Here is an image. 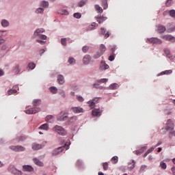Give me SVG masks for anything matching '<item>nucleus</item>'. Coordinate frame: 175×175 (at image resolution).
<instances>
[{
  "label": "nucleus",
  "instance_id": "nucleus-1",
  "mask_svg": "<svg viewBox=\"0 0 175 175\" xmlns=\"http://www.w3.org/2000/svg\"><path fill=\"white\" fill-rule=\"evenodd\" d=\"M164 129L167 132H170L171 131H174V122L173 120L169 119L167 120V122L165 124V126L164 127Z\"/></svg>",
  "mask_w": 175,
  "mask_h": 175
},
{
  "label": "nucleus",
  "instance_id": "nucleus-2",
  "mask_svg": "<svg viewBox=\"0 0 175 175\" xmlns=\"http://www.w3.org/2000/svg\"><path fill=\"white\" fill-rule=\"evenodd\" d=\"M65 148H66V150H68L69 145H68L67 144H65L64 146L59 147L53 150L52 152V155L55 156V155H58L59 154H61V152H62L64 150H65Z\"/></svg>",
  "mask_w": 175,
  "mask_h": 175
},
{
  "label": "nucleus",
  "instance_id": "nucleus-3",
  "mask_svg": "<svg viewBox=\"0 0 175 175\" xmlns=\"http://www.w3.org/2000/svg\"><path fill=\"white\" fill-rule=\"evenodd\" d=\"M53 131L57 132L58 135H61L62 136L66 135V131L64 130V127L56 125L53 128Z\"/></svg>",
  "mask_w": 175,
  "mask_h": 175
},
{
  "label": "nucleus",
  "instance_id": "nucleus-4",
  "mask_svg": "<svg viewBox=\"0 0 175 175\" xmlns=\"http://www.w3.org/2000/svg\"><path fill=\"white\" fill-rule=\"evenodd\" d=\"M147 42L152 44H162V40L158 38H148Z\"/></svg>",
  "mask_w": 175,
  "mask_h": 175
},
{
  "label": "nucleus",
  "instance_id": "nucleus-5",
  "mask_svg": "<svg viewBox=\"0 0 175 175\" xmlns=\"http://www.w3.org/2000/svg\"><path fill=\"white\" fill-rule=\"evenodd\" d=\"M8 170H9V172H10V173H12V174H14V175L23 174V172L16 169V167H14V166H13V165H10L8 167Z\"/></svg>",
  "mask_w": 175,
  "mask_h": 175
},
{
  "label": "nucleus",
  "instance_id": "nucleus-6",
  "mask_svg": "<svg viewBox=\"0 0 175 175\" xmlns=\"http://www.w3.org/2000/svg\"><path fill=\"white\" fill-rule=\"evenodd\" d=\"M161 39L170 42L171 43L175 42V37L172 35H163L161 36Z\"/></svg>",
  "mask_w": 175,
  "mask_h": 175
},
{
  "label": "nucleus",
  "instance_id": "nucleus-7",
  "mask_svg": "<svg viewBox=\"0 0 175 175\" xmlns=\"http://www.w3.org/2000/svg\"><path fill=\"white\" fill-rule=\"evenodd\" d=\"M10 150L15 152H20V151H25V148L22 146H10Z\"/></svg>",
  "mask_w": 175,
  "mask_h": 175
},
{
  "label": "nucleus",
  "instance_id": "nucleus-8",
  "mask_svg": "<svg viewBox=\"0 0 175 175\" xmlns=\"http://www.w3.org/2000/svg\"><path fill=\"white\" fill-rule=\"evenodd\" d=\"M100 98H94L93 100L88 102V105H89L90 109H94L95 107V105L99 102Z\"/></svg>",
  "mask_w": 175,
  "mask_h": 175
},
{
  "label": "nucleus",
  "instance_id": "nucleus-9",
  "mask_svg": "<svg viewBox=\"0 0 175 175\" xmlns=\"http://www.w3.org/2000/svg\"><path fill=\"white\" fill-rule=\"evenodd\" d=\"M40 111V108L34 107L31 108L25 111L26 114H36V113H39Z\"/></svg>",
  "mask_w": 175,
  "mask_h": 175
},
{
  "label": "nucleus",
  "instance_id": "nucleus-10",
  "mask_svg": "<svg viewBox=\"0 0 175 175\" xmlns=\"http://www.w3.org/2000/svg\"><path fill=\"white\" fill-rule=\"evenodd\" d=\"M71 110L73 113H75V114L84 113V109L80 107H72Z\"/></svg>",
  "mask_w": 175,
  "mask_h": 175
},
{
  "label": "nucleus",
  "instance_id": "nucleus-11",
  "mask_svg": "<svg viewBox=\"0 0 175 175\" xmlns=\"http://www.w3.org/2000/svg\"><path fill=\"white\" fill-rule=\"evenodd\" d=\"M96 19L97 20V23H98V24H102V23H103V21H106V20H107V17L98 16L96 17Z\"/></svg>",
  "mask_w": 175,
  "mask_h": 175
},
{
  "label": "nucleus",
  "instance_id": "nucleus-12",
  "mask_svg": "<svg viewBox=\"0 0 175 175\" xmlns=\"http://www.w3.org/2000/svg\"><path fill=\"white\" fill-rule=\"evenodd\" d=\"M91 62V56L90 55H86L83 57L84 65H88Z\"/></svg>",
  "mask_w": 175,
  "mask_h": 175
},
{
  "label": "nucleus",
  "instance_id": "nucleus-13",
  "mask_svg": "<svg viewBox=\"0 0 175 175\" xmlns=\"http://www.w3.org/2000/svg\"><path fill=\"white\" fill-rule=\"evenodd\" d=\"M23 172H33V167L31 165H25L23 166Z\"/></svg>",
  "mask_w": 175,
  "mask_h": 175
},
{
  "label": "nucleus",
  "instance_id": "nucleus-14",
  "mask_svg": "<svg viewBox=\"0 0 175 175\" xmlns=\"http://www.w3.org/2000/svg\"><path fill=\"white\" fill-rule=\"evenodd\" d=\"M17 90H18V85H14L12 89L8 90V95H12V94H16Z\"/></svg>",
  "mask_w": 175,
  "mask_h": 175
},
{
  "label": "nucleus",
  "instance_id": "nucleus-15",
  "mask_svg": "<svg viewBox=\"0 0 175 175\" xmlns=\"http://www.w3.org/2000/svg\"><path fill=\"white\" fill-rule=\"evenodd\" d=\"M166 31V27L163 25H159L157 26V32L159 33H163Z\"/></svg>",
  "mask_w": 175,
  "mask_h": 175
},
{
  "label": "nucleus",
  "instance_id": "nucleus-16",
  "mask_svg": "<svg viewBox=\"0 0 175 175\" xmlns=\"http://www.w3.org/2000/svg\"><path fill=\"white\" fill-rule=\"evenodd\" d=\"M33 161L37 166L43 167L44 166V163L43 162L40 161L38 158L33 159Z\"/></svg>",
  "mask_w": 175,
  "mask_h": 175
},
{
  "label": "nucleus",
  "instance_id": "nucleus-17",
  "mask_svg": "<svg viewBox=\"0 0 175 175\" xmlns=\"http://www.w3.org/2000/svg\"><path fill=\"white\" fill-rule=\"evenodd\" d=\"M43 32H44V29L43 28L37 29L34 32V36H40V35H42Z\"/></svg>",
  "mask_w": 175,
  "mask_h": 175
},
{
  "label": "nucleus",
  "instance_id": "nucleus-18",
  "mask_svg": "<svg viewBox=\"0 0 175 175\" xmlns=\"http://www.w3.org/2000/svg\"><path fill=\"white\" fill-rule=\"evenodd\" d=\"M120 85H118V83H112L111 84L109 87H108V90H117L118 88H119Z\"/></svg>",
  "mask_w": 175,
  "mask_h": 175
},
{
  "label": "nucleus",
  "instance_id": "nucleus-19",
  "mask_svg": "<svg viewBox=\"0 0 175 175\" xmlns=\"http://www.w3.org/2000/svg\"><path fill=\"white\" fill-rule=\"evenodd\" d=\"M135 165H136V161L133 160L131 163H129L128 169H129V170H132L133 169H135Z\"/></svg>",
  "mask_w": 175,
  "mask_h": 175
},
{
  "label": "nucleus",
  "instance_id": "nucleus-20",
  "mask_svg": "<svg viewBox=\"0 0 175 175\" xmlns=\"http://www.w3.org/2000/svg\"><path fill=\"white\" fill-rule=\"evenodd\" d=\"M92 116H100V109H95L92 111Z\"/></svg>",
  "mask_w": 175,
  "mask_h": 175
},
{
  "label": "nucleus",
  "instance_id": "nucleus-21",
  "mask_svg": "<svg viewBox=\"0 0 175 175\" xmlns=\"http://www.w3.org/2000/svg\"><path fill=\"white\" fill-rule=\"evenodd\" d=\"M43 146L39 144H33L32 145V148L35 150H40V148H42Z\"/></svg>",
  "mask_w": 175,
  "mask_h": 175
},
{
  "label": "nucleus",
  "instance_id": "nucleus-22",
  "mask_svg": "<svg viewBox=\"0 0 175 175\" xmlns=\"http://www.w3.org/2000/svg\"><path fill=\"white\" fill-rule=\"evenodd\" d=\"M57 81L59 84H64V83H65V79L64 78V76L58 75Z\"/></svg>",
  "mask_w": 175,
  "mask_h": 175
},
{
  "label": "nucleus",
  "instance_id": "nucleus-23",
  "mask_svg": "<svg viewBox=\"0 0 175 175\" xmlns=\"http://www.w3.org/2000/svg\"><path fill=\"white\" fill-rule=\"evenodd\" d=\"M100 54L103 55L105 53V51H106V46L104 44H101L99 48Z\"/></svg>",
  "mask_w": 175,
  "mask_h": 175
},
{
  "label": "nucleus",
  "instance_id": "nucleus-24",
  "mask_svg": "<svg viewBox=\"0 0 175 175\" xmlns=\"http://www.w3.org/2000/svg\"><path fill=\"white\" fill-rule=\"evenodd\" d=\"M95 9L98 13H103V9H102V7L99 6V5H96Z\"/></svg>",
  "mask_w": 175,
  "mask_h": 175
},
{
  "label": "nucleus",
  "instance_id": "nucleus-25",
  "mask_svg": "<svg viewBox=\"0 0 175 175\" xmlns=\"http://www.w3.org/2000/svg\"><path fill=\"white\" fill-rule=\"evenodd\" d=\"M40 103H42V100L39 99L34 100L33 101V106H40Z\"/></svg>",
  "mask_w": 175,
  "mask_h": 175
},
{
  "label": "nucleus",
  "instance_id": "nucleus-26",
  "mask_svg": "<svg viewBox=\"0 0 175 175\" xmlns=\"http://www.w3.org/2000/svg\"><path fill=\"white\" fill-rule=\"evenodd\" d=\"M39 129H43L44 131H47L49 129V124H42L39 127Z\"/></svg>",
  "mask_w": 175,
  "mask_h": 175
},
{
  "label": "nucleus",
  "instance_id": "nucleus-27",
  "mask_svg": "<svg viewBox=\"0 0 175 175\" xmlns=\"http://www.w3.org/2000/svg\"><path fill=\"white\" fill-rule=\"evenodd\" d=\"M111 161L112 163H113V165H116V163H118V157L114 156L113 157L111 158Z\"/></svg>",
  "mask_w": 175,
  "mask_h": 175
},
{
  "label": "nucleus",
  "instance_id": "nucleus-28",
  "mask_svg": "<svg viewBox=\"0 0 175 175\" xmlns=\"http://www.w3.org/2000/svg\"><path fill=\"white\" fill-rule=\"evenodd\" d=\"M102 5L103 6L104 10H105V9H107V0H102Z\"/></svg>",
  "mask_w": 175,
  "mask_h": 175
},
{
  "label": "nucleus",
  "instance_id": "nucleus-29",
  "mask_svg": "<svg viewBox=\"0 0 175 175\" xmlns=\"http://www.w3.org/2000/svg\"><path fill=\"white\" fill-rule=\"evenodd\" d=\"M49 90L51 91V92H52V94H57L58 89H57V88L52 86L49 88Z\"/></svg>",
  "mask_w": 175,
  "mask_h": 175
},
{
  "label": "nucleus",
  "instance_id": "nucleus-30",
  "mask_svg": "<svg viewBox=\"0 0 175 175\" xmlns=\"http://www.w3.org/2000/svg\"><path fill=\"white\" fill-rule=\"evenodd\" d=\"M53 120L54 118L51 115H49L46 117V121H47V122H53Z\"/></svg>",
  "mask_w": 175,
  "mask_h": 175
},
{
  "label": "nucleus",
  "instance_id": "nucleus-31",
  "mask_svg": "<svg viewBox=\"0 0 175 175\" xmlns=\"http://www.w3.org/2000/svg\"><path fill=\"white\" fill-rule=\"evenodd\" d=\"M14 73H16V75H18V73H20V66L18 64H17L14 68Z\"/></svg>",
  "mask_w": 175,
  "mask_h": 175
},
{
  "label": "nucleus",
  "instance_id": "nucleus-32",
  "mask_svg": "<svg viewBox=\"0 0 175 175\" xmlns=\"http://www.w3.org/2000/svg\"><path fill=\"white\" fill-rule=\"evenodd\" d=\"M172 73H173V70H167L165 71H162L160 75H170Z\"/></svg>",
  "mask_w": 175,
  "mask_h": 175
},
{
  "label": "nucleus",
  "instance_id": "nucleus-33",
  "mask_svg": "<svg viewBox=\"0 0 175 175\" xmlns=\"http://www.w3.org/2000/svg\"><path fill=\"white\" fill-rule=\"evenodd\" d=\"M1 25L2 27H8L9 26V22L5 19H3L1 21Z\"/></svg>",
  "mask_w": 175,
  "mask_h": 175
},
{
  "label": "nucleus",
  "instance_id": "nucleus-34",
  "mask_svg": "<svg viewBox=\"0 0 175 175\" xmlns=\"http://www.w3.org/2000/svg\"><path fill=\"white\" fill-rule=\"evenodd\" d=\"M101 66H102V68L105 70H106V69H109V65L107 64H106L105 62H101Z\"/></svg>",
  "mask_w": 175,
  "mask_h": 175
},
{
  "label": "nucleus",
  "instance_id": "nucleus-35",
  "mask_svg": "<svg viewBox=\"0 0 175 175\" xmlns=\"http://www.w3.org/2000/svg\"><path fill=\"white\" fill-rule=\"evenodd\" d=\"M36 66V64H35V63H29L28 64V68H29V69H31V70L35 69V67Z\"/></svg>",
  "mask_w": 175,
  "mask_h": 175
},
{
  "label": "nucleus",
  "instance_id": "nucleus-36",
  "mask_svg": "<svg viewBox=\"0 0 175 175\" xmlns=\"http://www.w3.org/2000/svg\"><path fill=\"white\" fill-rule=\"evenodd\" d=\"M173 136L175 137V131L174 130H171L169 132V138L172 139Z\"/></svg>",
  "mask_w": 175,
  "mask_h": 175
},
{
  "label": "nucleus",
  "instance_id": "nucleus-37",
  "mask_svg": "<svg viewBox=\"0 0 175 175\" xmlns=\"http://www.w3.org/2000/svg\"><path fill=\"white\" fill-rule=\"evenodd\" d=\"M103 167L104 170H107V169H109V163L107 162L103 163Z\"/></svg>",
  "mask_w": 175,
  "mask_h": 175
},
{
  "label": "nucleus",
  "instance_id": "nucleus-38",
  "mask_svg": "<svg viewBox=\"0 0 175 175\" xmlns=\"http://www.w3.org/2000/svg\"><path fill=\"white\" fill-rule=\"evenodd\" d=\"M68 63L73 65V64H76V60L73 57H70L68 59Z\"/></svg>",
  "mask_w": 175,
  "mask_h": 175
},
{
  "label": "nucleus",
  "instance_id": "nucleus-39",
  "mask_svg": "<svg viewBox=\"0 0 175 175\" xmlns=\"http://www.w3.org/2000/svg\"><path fill=\"white\" fill-rule=\"evenodd\" d=\"M107 81H109L108 79H98L97 80V83H107Z\"/></svg>",
  "mask_w": 175,
  "mask_h": 175
},
{
  "label": "nucleus",
  "instance_id": "nucleus-40",
  "mask_svg": "<svg viewBox=\"0 0 175 175\" xmlns=\"http://www.w3.org/2000/svg\"><path fill=\"white\" fill-rule=\"evenodd\" d=\"M160 166H161V169H163V170L166 169V167H167V166L166 165V163H165V162H163V161H161V162L160 163Z\"/></svg>",
  "mask_w": 175,
  "mask_h": 175
},
{
  "label": "nucleus",
  "instance_id": "nucleus-41",
  "mask_svg": "<svg viewBox=\"0 0 175 175\" xmlns=\"http://www.w3.org/2000/svg\"><path fill=\"white\" fill-rule=\"evenodd\" d=\"M88 50H90V46H84L82 48L83 53H87V51H88Z\"/></svg>",
  "mask_w": 175,
  "mask_h": 175
},
{
  "label": "nucleus",
  "instance_id": "nucleus-42",
  "mask_svg": "<svg viewBox=\"0 0 175 175\" xmlns=\"http://www.w3.org/2000/svg\"><path fill=\"white\" fill-rule=\"evenodd\" d=\"M66 118H68V116H60V117L57 118V120L59 121H65V120H66Z\"/></svg>",
  "mask_w": 175,
  "mask_h": 175
},
{
  "label": "nucleus",
  "instance_id": "nucleus-43",
  "mask_svg": "<svg viewBox=\"0 0 175 175\" xmlns=\"http://www.w3.org/2000/svg\"><path fill=\"white\" fill-rule=\"evenodd\" d=\"M42 8H49V2L43 1L42 3Z\"/></svg>",
  "mask_w": 175,
  "mask_h": 175
},
{
  "label": "nucleus",
  "instance_id": "nucleus-44",
  "mask_svg": "<svg viewBox=\"0 0 175 175\" xmlns=\"http://www.w3.org/2000/svg\"><path fill=\"white\" fill-rule=\"evenodd\" d=\"M115 58H116V54L113 53L109 57L108 59L109 61H114Z\"/></svg>",
  "mask_w": 175,
  "mask_h": 175
},
{
  "label": "nucleus",
  "instance_id": "nucleus-45",
  "mask_svg": "<svg viewBox=\"0 0 175 175\" xmlns=\"http://www.w3.org/2000/svg\"><path fill=\"white\" fill-rule=\"evenodd\" d=\"M38 37L39 38V39H42V40H46V39H47V36L43 34H41Z\"/></svg>",
  "mask_w": 175,
  "mask_h": 175
},
{
  "label": "nucleus",
  "instance_id": "nucleus-46",
  "mask_svg": "<svg viewBox=\"0 0 175 175\" xmlns=\"http://www.w3.org/2000/svg\"><path fill=\"white\" fill-rule=\"evenodd\" d=\"M93 86L94 88H97V89L98 88L99 90H103V88L102 86H100L99 84H98V83H94L93 85Z\"/></svg>",
  "mask_w": 175,
  "mask_h": 175
},
{
  "label": "nucleus",
  "instance_id": "nucleus-47",
  "mask_svg": "<svg viewBox=\"0 0 175 175\" xmlns=\"http://www.w3.org/2000/svg\"><path fill=\"white\" fill-rule=\"evenodd\" d=\"M157 148V146H152L150 148H149L146 152L148 154H150V152H152L153 150H155Z\"/></svg>",
  "mask_w": 175,
  "mask_h": 175
},
{
  "label": "nucleus",
  "instance_id": "nucleus-48",
  "mask_svg": "<svg viewBox=\"0 0 175 175\" xmlns=\"http://www.w3.org/2000/svg\"><path fill=\"white\" fill-rule=\"evenodd\" d=\"M77 99L79 102H84V98L81 96H77Z\"/></svg>",
  "mask_w": 175,
  "mask_h": 175
},
{
  "label": "nucleus",
  "instance_id": "nucleus-49",
  "mask_svg": "<svg viewBox=\"0 0 175 175\" xmlns=\"http://www.w3.org/2000/svg\"><path fill=\"white\" fill-rule=\"evenodd\" d=\"M101 53L100 52H98L96 55H94V58H95V59L99 58V57H101Z\"/></svg>",
  "mask_w": 175,
  "mask_h": 175
},
{
  "label": "nucleus",
  "instance_id": "nucleus-50",
  "mask_svg": "<svg viewBox=\"0 0 175 175\" xmlns=\"http://www.w3.org/2000/svg\"><path fill=\"white\" fill-rule=\"evenodd\" d=\"M170 15L171 16V17H175V10H170Z\"/></svg>",
  "mask_w": 175,
  "mask_h": 175
},
{
  "label": "nucleus",
  "instance_id": "nucleus-51",
  "mask_svg": "<svg viewBox=\"0 0 175 175\" xmlns=\"http://www.w3.org/2000/svg\"><path fill=\"white\" fill-rule=\"evenodd\" d=\"M172 3H173L172 2V0H167V2L165 3V5L169 8L170 6H172Z\"/></svg>",
  "mask_w": 175,
  "mask_h": 175
},
{
  "label": "nucleus",
  "instance_id": "nucleus-52",
  "mask_svg": "<svg viewBox=\"0 0 175 175\" xmlns=\"http://www.w3.org/2000/svg\"><path fill=\"white\" fill-rule=\"evenodd\" d=\"M74 17L75 18H80L81 17V14L80 13H75Z\"/></svg>",
  "mask_w": 175,
  "mask_h": 175
},
{
  "label": "nucleus",
  "instance_id": "nucleus-53",
  "mask_svg": "<svg viewBox=\"0 0 175 175\" xmlns=\"http://www.w3.org/2000/svg\"><path fill=\"white\" fill-rule=\"evenodd\" d=\"M43 12H44V10L43 8H38L36 11V13H43Z\"/></svg>",
  "mask_w": 175,
  "mask_h": 175
},
{
  "label": "nucleus",
  "instance_id": "nucleus-54",
  "mask_svg": "<svg viewBox=\"0 0 175 175\" xmlns=\"http://www.w3.org/2000/svg\"><path fill=\"white\" fill-rule=\"evenodd\" d=\"M61 42L63 46H66V38H62Z\"/></svg>",
  "mask_w": 175,
  "mask_h": 175
},
{
  "label": "nucleus",
  "instance_id": "nucleus-55",
  "mask_svg": "<svg viewBox=\"0 0 175 175\" xmlns=\"http://www.w3.org/2000/svg\"><path fill=\"white\" fill-rule=\"evenodd\" d=\"M147 169V165H142L141 167H140V171L141 172H144V170H146Z\"/></svg>",
  "mask_w": 175,
  "mask_h": 175
},
{
  "label": "nucleus",
  "instance_id": "nucleus-56",
  "mask_svg": "<svg viewBox=\"0 0 175 175\" xmlns=\"http://www.w3.org/2000/svg\"><path fill=\"white\" fill-rule=\"evenodd\" d=\"M84 5H85V1H81L79 3V8L84 6Z\"/></svg>",
  "mask_w": 175,
  "mask_h": 175
},
{
  "label": "nucleus",
  "instance_id": "nucleus-57",
  "mask_svg": "<svg viewBox=\"0 0 175 175\" xmlns=\"http://www.w3.org/2000/svg\"><path fill=\"white\" fill-rule=\"evenodd\" d=\"M62 98H65L66 95H65V92H64V90H62L60 92H59Z\"/></svg>",
  "mask_w": 175,
  "mask_h": 175
},
{
  "label": "nucleus",
  "instance_id": "nucleus-58",
  "mask_svg": "<svg viewBox=\"0 0 175 175\" xmlns=\"http://www.w3.org/2000/svg\"><path fill=\"white\" fill-rule=\"evenodd\" d=\"M100 31H101L102 35H105L106 33V29H105V28L101 27Z\"/></svg>",
  "mask_w": 175,
  "mask_h": 175
},
{
  "label": "nucleus",
  "instance_id": "nucleus-59",
  "mask_svg": "<svg viewBox=\"0 0 175 175\" xmlns=\"http://www.w3.org/2000/svg\"><path fill=\"white\" fill-rule=\"evenodd\" d=\"M36 42L38 43H40V44H44L46 43V42L41 40H37Z\"/></svg>",
  "mask_w": 175,
  "mask_h": 175
},
{
  "label": "nucleus",
  "instance_id": "nucleus-60",
  "mask_svg": "<svg viewBox=\"0 0 175 175\" xmlns=\"http://www.w3.org/2000/svg\"><path fill=\"white\" fill-rule=\"evenodd\" d=\"M109 36H110V32L107 31V33H105V38L107 39V38H109Z\"/></svg>",
  "mask_w": 175,
  "mask_h": 175
},
{
  "label": "nucleus",
  "instance_id": "nucleus-61",
  "mask_svg": "<svg viewBox=\"0 0 175 175\" xmlns=\"http://www.w3.org/2000/svg\"><path fill=\"white\" fill-rule=\"evenodd\" d=\"M21 140H25V136L20 137L18 142H21Z\"/></svg>",
  "mask_w": 175,
  "mask_h": 175
},
{
  "label": "nucleus",
  "instance_id": "nucleus-62",
  "mask_svg": "<svg viewBox=\"0 0 175 175\" xmlns=\"http://www.w3.org/2000/svg\"><path fill=\"white\" fill-rule=\"evenodd\" d=\"M172 172V174L175 175V167H172L171 169Z\"/></svg>",
  "mask_w": 175,
  "mask_h": 175
},
{
  "label": "nucleus",
  "instance_id": "nucleus-63",
  "mask_svg": "<svg viewBox=\"0 0 175 175\" xmlns=\"http://www.w3.org/2000/svg\"><path fill=\"white\" fill-rule=\"evenodd\" d=\"M91 27H98V24L96 23H92Z\"/></svg>",
  "mask_w": 175,
  "mask_h": 175
},
{
  "label": "nucleus",
  "instance_id": "nucleus-64",
  "mask_svg": "<svg viewBox=\"0 0 175 175\" xmlns=\"http://www.w3.org/2000/svg\"><path fill=\"white\" fill-rule=\"evenodd\" d=\"M111 50L112 54H114V51H116V46L112 47Z\"/></svg>",
  "mask_w": 175,
  "mask_h": 175
}]
</instances>
